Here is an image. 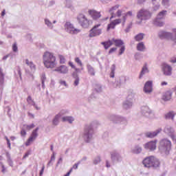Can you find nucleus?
<instances>
[{
    "mask_svg": "<svg viewBox=\"0 0 176 176\" xmlns=\"http://www.w3.org/2000/svg\"><path fill=\"white\" fill-rule=\"evenodd\" d=\"M43 64L45 68H54L56 67V56L50 52H46L43 56Z\"/></svg>",
    "mask_w": 176,
    "mask_h": 176,
    "instance_id": "nucleus-1",
    "label": "nucleus"
},
{
    "mask_svg": "<svg viewBox=\"0 0 176 176\" xmlns=\"http://www.w3.org/2000/svg\"><path fill=\"white\" fill-rule=\"evenodd\" d=\"M173 33L160 31L158 34L160 39H167L168 41H171L173 43H176V28L173 29Z\"/></svg>",
    "mask_w": 176,
    "mask_h": 176,
    "instance_id": "nucleus-2",
    "label": "nucleus"
},
{
    "mask_svg": "<svg viewBox=\"0 0 176 176\" xmlns=\"http://www.w3.org/2000/svg\"><path fill=\"white\" fill-rule=\"evenodd\" d=\"M159 149L161 152H164L166 155H168L170 151H171V142L167 139L161 140Z\"/></svg>",
    "mask_w": 176,
    "mask_h": 176,
    "instance_id": "nucleus-3",
    "label": "nucleus"
},
{
    "mask_svg": "<svg viewBox=\"0 0 176 176\" xmlns=\"http://www.w3.org/2000/svg\"><path fill=\"white\" fill-rule=\"evenodd\" d=\"M144 167H159L160 162L155 157H148L143 160Z\"/></svg>",
    "mask_w": 176,
    "mask_h": 176,
    "instance_id": "nucleus-4",
    "label": "nucleus"
},
{
    "mask_svg": "<svg viewBox=\"0 0 176 176\" xmlns=\"http://www.w3.org/2000/svg\"><path fill=\"white\" fill-rule=\"evenodd\" d=\"M77 20L82 28H89L91 24V21L89 20L83 14H78Z\"/></svg>",
    "mask_w": 176,
    "mask_h": 176,
    "instance_id": "nucleus-5",
    "label": "nucleus"
},
{
    "mask_svg": "<svg viewBox=\"0 0 176 176\" xmlns=\"http://www.w3.org/2000/svg\"><path fill=\"white\" fill-rule=\"evenodd\" d=\"M139 20H149L152 17V13L146 10H140L137 14Z\"/></svg>",
    "mask_w": 176,
    "mask_h": 176,
    "instance_id": "nucleus-6",
    "label": "nucleus"
},
{
    "mask_svg": "<svg viewBox=\"0 0 176 176\" xmlns=\"http://www.w3.org/2000/svg\"><path fill=\"white\" fill-rule=\"evenodd\" d=\"M65 30L67 32H69V34H72L73 35L79 34V32H80V30L75 28V27H74V25H72L69 22H66V23L65 24Z\"/></svg>",
    "mask_w": 176,
    "mask_h": 176,
    "instance_id": "nucleus-7",
    "label": "nucleus"
},
{
    "mask_svg": "<svg viewBox=\"0 0 176 176\" xmlns=\"http://www.w3.org/2000/svg\"><path fill=\"white\" fill-rule=\"evenodd\" d=\"M39 130V128H36L34 130L32 131L30 136L27 140V141L25 143V146H30L31 144L36 140V138L38 137V131Z\"/></svg>",
    "mask_w": 176,
    "mask_h": 176,
    "instance_id": "nucleus-8",
    "label": "nucleus"
},
{
    "mask_svg": "<svg viewBox=\"0 0 176 176\" xmlns=\"http://www.w3.org/2000/svg\"><path fill=\"white\" fill-rule=\"evenodd\" d=\"M101 26V24L96 25L94 28H92L89 31V36L90 38H94V36H98V35H101L102 34V30L101 28H98Z\"/></svg>",
    "mask_w": 176,
    "mask_h": 176,
    "instance_id": "nucleus-9",
    "label": "nucleus"
},
{
    "mask_svg": "<svg viewBox=\"0 0 176 176\" xmlns=\"http://www.w3.org/2000/svg\"><path fill=\"white\" fill-rule=\"evenodd\" d=\"M88 13L93 20H98V19H101V12L96 10H88Z\"/></svg>",
    "mask_w": 176,
    "mask_h": 176,
    "instance_id": "nucleus-10",
    "label": "nucleus"
},
{
    "mask_svg": "<svg viewBox=\"0 0 176 176\" xmlns=\"http://www.w3.org/2000/svg\"><path fill=\"white\" fill-rule=\"evenodd\" d=\"M162 69L164 75H166V76H170V75H171L173 71V68L171 67V66L164 63L162 65Z\"/></svg>",
    "mask_w": 176,
    "mask_h": 176,
    "instance_id": "nucleus-11",
    "label": "nucleus"
},
{
    "mask_svg": "<svg viewBox=\"0 0 176 176\" xmlns=\"http://www.w3.org/2000/svg\"><path fill=\"white\" fill-rule=\"evenodd\" d=\"M145 149H149L150 151H155L156 149V141L148 142L144 144Z\"/></svg>",
    "mask_w": 176,
    "mask_h": 176,
    "instance_id": "nucleus-12",
    "label": "nucleus"
},
{
    "mask_svg": "<svg viewBox=\"0 0 176 176\" xmlns=\"http://www.w3.org/2000/svg\"><path fill=\"white\" fill-rule=\"evenodd\" d=\"M120 7V6L119 4H118V5L113 6L111 8L109 9V12L110 14H111V16L110 17L111 20H112V19L116 17V14H115V12H116V10H118V9H119Z\"/></svg>",
    "mask_w": 176,
    "mask_h": 176,
    "instance_id": "nucleus-13",
    "label": "nucleus"
},
{
    "mask_svg": "<svg viewBox=\"0 0 176 176\" xmlns=\"http://www.w3.org/2000/svg\"><path fill=\"white\" fill-rule=\"evenodd\" d=\"M144 90L145 93H151L152 91V81H147L145 83Z\"/></svg>",
    "mask_w": 176,
    "mask_h": 176,
    "instance_id": "nucleus-14",
    "label": "nucleus"
},
{
    "mask_svg": "<svg viewBox=\"0 0 176 176\" xmlns=\"http://www.w3.org/2000/svg\"><path fill=\"white\" fill-rule=\"evenodd\" d=\"M56 72H60V74H67L68 73V67L65 65H61L57 69H55Z\"/></svg>",
    "mask_w": 176,
    "mask_h": 176,
    "instance_id": "nucleus-15",
    "label": "nucleus"
},
{
    "mask_svg": "<svg viewBox=\"0 0 176 176\" xmlns=\"http://www.w3.org/2000/svg\"><path fill=\"white\" fill-rule=\"evenodd\" d=\"M153 24L157 27H163L164 25V21H162L160 18L156 17L153 20Z\"/></svg>",
    "mask_w": 176,
    "mask_h": 176,
    "instance_id": "nucleus-16",
    "label": "nucleus"
},
{
    "mask_svg": "<svg viewBox=\"0 0 176 176\" xmlns=\"http://www.w3.org/2000/svg\"><path fill=\"white\" fill-rule=\"evenodd\" d=\"M101 45H102V46H104L105 50H108V49H109L112 46V45H113L112 38H111V40L102 42Z\"/></svg>",
    "mask_w": 176,
    "mask_h": 176,
    "instance_id": "nucleus-17",
    "label": "nucleus"
},
{
    "mask_svg": "<svg viewBox=\"0 0 176 176\" xmlns=\"http://www.w3.org/2000/svg\"><path fill=\"white\" fill-rule=\"evenodd\" d=\"M160 131H162V129H158L154 132H147L146 133V136L147 138H154V137H156V135H157Z\"/></svg>",
    "mask_w": 176,
    "mask_h": 176,
    "instance_id": "nucleus-18",
    "label": "nucleus"
},
{
    "mask_svg": "<svg viewBox=\"0 0 176 176\" xmlns=\"http://www.w3.org/2000/svg\"><path fill=\"white\" fill-rule=\"evenodd\" d=\"M113 41V45H115L117 47H120L122 45H124V43L123 41L119 38H112Z\"/></svg>",
    "mask_w": 176,
    "mask_h": 176,
    "instance_id": "nucleus-19",
    "label": "nucleus"
},
{
    "mask_svg": "<svg viewBox=\"0 0 176 176\" xmlns=\"http://www.w3.org/2000/svg\"><path fill=\"white\" fill-rule=\"evenodd\" d=\"M92 133H93V128L87 126L85 128V138H89L90 134H92Z\"/></svg>",
    "mask_w": 176,
    "mask_h": 176,
    "instance_id": "nucleus-20",
    "label": "nucleus"
},
{
    "mask_svg": "<svg viewBox=\"0 0 176 176\" xmlns=\"http://www.w3.org/2000/svg\"><path fill=\"white\" fill-rule=\"evenodd\" d=\"M171 91H167L162 96V100H164V101H168V100H171Z\"/></svg>",
    "mask_w": 176,
    "mask_h": 176,
    "instance_id": "nucleus-21",
    "label": "nucleus"
},
{
    "mask_svg": "<svg viewBox=\"0 0 176 176\" xmlns=\"http://www.w3.org/2000/svg\"><path fill=\"white\" fill-rule=\"evenodd\" d=\"M166 14H167V10H162L158 13V14L157 15V18L161 20H163V19L166 17Z\"/></svg>",
    "mask_w": 176,
    "mask_h": 176,
    "instance_id": "nucleus-22",
    "label": "nucleus"
},
{
    "mask_svg": "<svg viewBox=\"0 0 176 176\" xmlns=\"http://www.w3.org/2000/svg\"><path fill=\"white\" fill-rule=\"evenodd\" d=\"M60 118H61L60 114H57L56 116H55L54 118L52 120V124L54 126H57V124H58V120H60Z\"/></svg>",
    "mask_w": 176,
    "mask_h": 176,
    "instance_id": "nucleus-23",
    "label": "nucleus"
},
{
    "mask_svg": "<svg viewBox=\"0 0 176 176\" xmlns=\"http://www.w3.org/2000/svg\"><path fill=\"white\" fill-rule=\"evenodd\" d=\"M148 72H149V70H148V67H146V65H145L141 71L140 78H142V76L145 75V74H148Z\"/></svg>",
    "mask_w": 176,
    "mask_h": 176,
    "instance_id": "nucleus-24",
    "label": "nucleus"
},
{
    "mask_svg": "<svg viewBox=\"0 0 176 176\" xmlns=\"http://www.w3.org/2000/svg\"><path fill=\"white\" fill-rule=\"evenodd\" d=\"M25 64H27V65H28V67H30L31 69H32L33 71H35L36 67L34 63L30 61L28 59H26Z\"/></svg>",
    "mask_w": 176,
    "mask_h": 176,
    "instance_id": "nucleus-25",
    "label": "nucleus"
},
{
    "mask_svg": "<svg viewBox=\"0 0 176 176\" xmlns=\"http://www.w3.org/2000/svg\"><path fill=\"white\" fill-rule=\"evenodd\" d=\"M142 152V148L138 146H136L133 150L132 153L135 155H138V153H141Z\"/></svg>",
    "mask_w": 176,
    "mask_h": 176,
    "instance_id": "nucleus-26",
    "label": "nucleus"
},
{
    "mask_svg": "<svg viewBox=\"0 0 176 176\" xmlns=\"http://www.w3.org/2000/svg\"><path fill=\"white\" fill-rule=\"evenodd\" d=\"M137 49L139 50V52H144V50H145V45L144 43H139L137 45Z\"/></svg>",
    "mask_w": 176,
    "mask_h": 176,
    "instance_id": "nucleus-27",
    "label": "nucleus"
},
{
    "mask_svg": "<svg viewBox=\"0 0 176 176\" xmlns=\"http://www.w3.org/2000/svg\"><path fill=\"white\" fill-rule=\"evenodd\" d=\"M73 121L74 118H72V116H66L62 118V122H69V123H72Z\"/></svg>",
    "mask_w": 176,
    "mask_h": 176,
    "instance_id": "nucleus-28",
    "label": "nucleus"
},
{
    "mask_svg": "<svg viewBox=\"0 0 176 176\" xmlns=\"http://www.w3.org/2000/svg\"><path fill=\"white\" fill-rule=\"evenodd\" d=\"M127 16H133V12L131 11H129L128 12H126L123 16H122V19H123V24H124V23H126V20L127 19Z\"/></svg>",
    "mask_w": 176,
    "mask_h": 176,
    "instance_id": "nucleus-29",
    "label": "nucleus"
},
{
    "mask_svg": "<svg viewBox=\"0 0 176 176\" xmlns=\"http://www.w3.org/2000/svg\"><path fill=\"white\" fill-rule=\"evenodd\" d=\"M68 65H69V67H71V68L74 69V71H76V72H79V71H80V69H79V68L76 67V66H75V65H74V63H72L71 61H69L68 63Z\"/></svg>",
    "mask_w": 176,
    "mask_h": 176,
    "instance_id": "nucleus-30",
    "label": "nucleus"
},
{
    "mask_svg": "<svg viewBox=\"0 0 176 176\" xmlns=\"http://www.w3.org/2000/svg\"><path fill=\"white\" fill-rule=\"evenodd\" d=\"M135 41H137V42H140V41H142V39H144V34L140 33L139 34L136 35L135 36Z\"/></svg>",
    "mask_w": 176,
    "mask_h": 176,
    "instance_id": "nucleus-31",
    "label": "nucleus"
},
{
    "mask_svg": "<svg viewBox=\"0 0 176 176\" xmlns=\"http://www.w3.org/2000/svg\"><path fill=\"white\" fill-rule=\"evenodd\" d=\"M73 76L75 78L74 86H78V85H79V76H78V74L75 73L73 74Z\"/></svg>",
    "mask_w": 176,
    "mask_h": 176,
    "instance_id": "nucleus-32",
    "label": "nucleus"
},
{
    "mask_svg": "<svg viewBox=\"0 0 176 176\" xmlns=\"http://www.w3.org/2000/svg\"><path fill=\"white\" fill-rule=\"evenodd\" d=\"M166 119H172V120H174V113L173 111H170L166 114L165 116Z\"/></svg>",
    "mask_w": 176,
    "mask_h": 176,
    "instance_id": "nucleus-33",
    "label": "nucleus"
},
{
    "mask_svg": "<svg viewBox=\"0 0 176 176\" xmlns=\"http://www.w3.org/2000/svg\"><path fill=\"white\" fill-rule=\"evenodd\" d=\"M25 130H27L28 131H30V130H32V129H34V127H35V124H32L30 125L28 124H25L23 125Z\"/></svg>",
    "mask_w": 176,
    "mask_h": 176,
    "instance_id": "nucleus-34",
    "label": "nucleus"
},
{
    "mask_svg": "<svg viewBox=\"0 0 176 176\" xmlns=\"http://www.w3.org/2000/svg\"><path fill=\"white\" fill-rule=\"evenodd\" d=\"M116 69V65H113L111 67V72L110 74L111 78H115V70Z\"/></svg>",
    "mask_w": 176,
    "mask_h": 176,
    "instance_id": "nucleus-35",
    "label": "nucleus"
},
{
    "mask_svg": "<svg viewBox=\"0 0 176 176\" xmlns=\"http://www.w3.org/2000/svg\"><path fill=\"white\" fill-rule=\"evenodd\" d=\"M74 61L75 63H76V64H78V65H79L80 67H83V63H82V60H80V58H79V57H76L74 58Z\"/></svg>",
    "mask_w": 176,
    "mask_h": 176,
    "instance_id": "nucleus-36",
    "label": "nucleus"
},
{
    "mask_svg": "<svg viewBox=\"0 0 176 176\" xmlns=\"http://www.w3.org/2000/svg\"><path fill=\"white\" fill-rule=\"evenodd\" d=\"M60 64H65V57L63 55H58Z\"/></svg>",
    "mask_w": 176,
    "mask_h": 176,
    "instance_id": "nucleus-37",
    "label": "nucleus"
},
{
    "mask_svg": "<svg viewBox=\"0 0 176 176\" xmlns=\"http://www.w3.org/2000/svg\"><path fill=\"white\" fill-rule=\"evenodd\" d=\"M116 27V25L111 21L108 25H107V31H109V30H113Z\"/></svg>",
    "mask_w": 176,
    "mask_h": 176,
    "instance_id": "nucleus-38",
    "label": "nucleus"
},
{
    "mask_svg": "<svg viewBox=\"0 0 176 176\" xmlns=\"http://www.w3.org/2000/svg\"><path fill=\"white\" fill-rule=\"evenodd\" d=\"M4 79H5V74H3L2 68H0V82H3Z\"/></svg>",
    "mask_w": 176,
    "mask_h": 176,
    "instance_id": "nucleus-39",
    "label": "nucleus"
},
{
    "mask_svg": "<svg viewBox=\"0 0 176 176\" xmlns=\"http://www.w3.org/2000/svg\"><path fill=\"white\" fill-rule=\"evenodd\" d=\"M27 101H28V103L30 104V105H34V106H35V102H34V101L32 100V98H31V96H28V97Z\"/></svg>",
    "mask_w": 176,
    "mask_h": 176,
    "instance_id": "nucleus-40",
    "label": "nucleus"
},
{
    "mask_svg": "<svg viewBox=\"0 0 176 176\" xmlns=\"http://www.w3.org/2000/svg\"><path fill=\"white\" fill-rule=\"evenodd\" d=\"M113 23H114L115 25H118L122 23V19H117L113 21Z\"/></svg>",
    "mask_w": 176,
    "mask_h": 176,
    "instance_id": "nucleus-41",
    "label": "nucleus"
},
{
    "mask_svg": "<svg viewBox=\"0 0 176 176\" xmlns=\"http://www.w3.org/2000/svg\"><path fill=\"white\" fill-rule=\"evenodd\" d=\"M124 50H126V47L124 45H122L121 48L120 49L119 55L123 54L124 53Z\"/></svg>",
    "mask_w": 176,
    "mask_h": 176,
    "instance_id": "nucleus-42",
    "label": "nucleus"
},
{
    "mask_svg": "<svg viewBox=\"0 0 176 176\" xmlns=\"http://www.w3.org/2000/svg\"><path fill=\"white\" fill-rule=\"evenodd\" d=\"M122 13H123V11H122V10H118L117 12L115 13L116 17H120V16H122Z\"/></svg>",
    "mask_w": 176,
    "mask_h": 176,
    "instance_id": "nucleus-43",
    "label": "nucleus"
},
{
    "mask_svg": "<svg viewBox=\"0 0 176 176\" xmlns=\"http://www.w3.org/2000/svg\"><path fill=\"white\" fill-rule=\"evenodd\" d=\"M45 80H46V76L45 74H42V76H41V82H42L43 86L45 85Z\"/></svg>",
    "mask_w": 176,
    "mask_h": 176,
    "instance_id": "nucleus-44",
    "label": "nucleus"
},
{
    "mask_svg": "<svg viewBox=\"0 0 176 176\" xmlns=\"http://www.w3.org/2000/svg\"><path fill=\"white\" fill-rule=\"evenodd\" d=\"M88 72H89V74H90V75H91L92 76H94V75H95L94 69H93L92 67H90V68L88 69Z\"/></svg>",
    "mask_w": 176,
    "mask_h": 176,
    "instance_id": "nucleus-45",
    "label": "nucleus"
},
{
    "mask_svg": "<svg viewBox=\"0 0 176 176\" xmlns=\"http://www.w3.org/2000/svg\"><path fill=\"white\" fill-rule=\"evenodd\" d=\"M118 50V48L116 47H112L109 51V54H112V53H115V52Z\"/></svg>",
    "mask_w": 176,
    "mask_h": 176,
    "instance_id": "nucleus-46",
    "label": "nucleus"
},
{
    "mask_svg": "<svg viewBox=\"0 0 176 176\" xmlns=\"http://www.w3.org/2000/svg\"><path fill=\"white\" fill-rule=\"evenodd\" d=\"M100 162H101V158H100V157H98L97 158H96L94 160V164H98V163H100Z\"/></svg>",
    "mask_w": 176,
    "mask_h": 176,
    "instance_id": "nucleus-47",
    "label": "nucleus"
},
{
    "mask_svg": "<svg viewBox=\"0 0 176 176\" xmlns=\"http://www.w3.org/2000/svg\"><path fill=\"white\" fill-rule=\"evenodd\" d=\"M12 50H13V52H17L18 48H17V44L16 43H14L12 45Z\"/></svg>",
    "mask_w": 176,
    "mask_h": 176,
    "instance_id": "nucleus-48",
    "label": "nucleus"
},
{
    "mask_svg": "<svg viewBox=\"0 0 176 176\" xmlns=\"http://www.w3.org/2000/svg\"><path fill=\"white\" fill-rule=\"evenodd\" d=\"M21 135L22 137H25V135H27V132L24 129H22L21 131Z\"/></svg>",
    "mask_w": 176,
    "mask_h": 176,
    "instance_id": "nucleus-49",
    "label": "nucleus"
},
{
    "mask_svg": "<svg viewBox=\"0 0 176 176\" xmlns=\"http://www.w3.org/2000/svg\"><path fill=\"white\" fill-rule=\"evenodd\" d=\"M30 155H31V153L30 151H28L27 153H25V155H23V159H25L26 157H28V156H30Z\"/></svg>",
    "mask_w": 176,
    "mask_h": 176,
    "instance_id": "nucleus-50",
    "label": "nucleus"
},
{
    "mask_svg": "<svg viewBox=\"0 0 176 176\" xmlns=\"http://www.w3.org/2000/svg\"><path fill=\"white\" fill-rule=\"evenodd\" d=\"M169 0H162V5H164L165 6L168 5Z\"/></svg>",
    "mask_w": 176,
    "mask_h": 176,
    "instance_id": "nucleus-51",
    "label": "nucleus"
},
{
    "mask_svg": "<svg viewBox=\"0 0 176 176\" xmlns=\"http://www.w3.org/2000/svg\"><path fill=\"white\" fill-rule=\"evenodd\" d=\"M60 84L63 85V86H65V87H67V82L64 80H60Z\"/></svg>",
    "mask_w": 176,
    "mask_h": 176,
    "instance_id": "nucleus-52",
    "label": "nucleus"
},
{
    "mask_svg": "<svg viewBox=\"0 0 176 176\" xmlns=\"http://www.w3.org/2000/svg\"><path fill=\"white\" fill-rule=\"evenodd\" d=\"M45 171V166H43L40 171V176L43 175V172Z\"/></svg>",
    "mask_w": 176,
    "mask_h": 176,
    "instance_id": "nucleus-53",
    "label": "nucleus"
},
{
    "mask_svg": "<svg viewBox=\"0 0 176 176\" xmlns=\"http://www.w3.org/2000/svg\"><path fill=\"white\" fill-rule=\"evenodd\" d=\"M54 159H56V157L54 156V154H53L51 157V160L48 163V165L50 164V163H52V161L54 160Z\"/></svg>",
    "mask_w": 176,
    "mask_h": 176,
    "instance_id": "nucleus-54",
    "label": "nucleus"
},
{
    "mask_svg": "<svg viewBox=\"0 0 176 176\" xmlns=\"http://www.w3.org/2000/svg\"><path fill=\"white\" fill-rule=\"evenodd\" d=\"M116 156H118V153H111V159H115Z\"/></svg>",
    "mask_w": 176,
    "mask_h": 176,
    "instance_id": "nucleus-55",
    "label": "nucleus"
},
{
    "mask_svg": "<svg viewBox=\"0 0 176 176\" xmlns=\"http://www.w3.org/2000/svg\"><path fill=\"white\" fill-rule=\"evenodd\" d=\"M78 166H79V164H75L72 168V169L74 168V170H76V168H78Z\"/></svg>",
    "mask_w": 176,
    "mask_h": 176,
    "instance_id": "nucleus-56",
    "label": "nucleus"
},
{
    "mask_svg": "<svg viewBox=\"0 0 176 176\" xmlns=\"http://www.w3.org/2000/svg\"><path fill=\"white\" fill-rule=\"evenodd\" d=\"M45 24H47V25H50L51 26L52 25V23H50V21H49L48 20H45Z\"/></svg>",
    "mask_w": 176,
    "mask_h": 176,
    "instance_id": "nucleus-57",
    "label": "nucleus"
},
{
    "mask_svg": "<svg viewBox=\"0 0 176 176\" xmlns=\"http://www.w3.org/2000/svg\"><path fill=\"white\" fill-rule=\"evenodd\" d=\"M18 74L21 79V70L20 69V67L18 68Z\"/></svg>",
    "mask_w": 176,
    "mask_h": 176,
    "instance_id": "nucleus-58",
    "label": "nucleus"
},
{
    "mask_svg": "<svg viewBox=\"0 0 176 176\" xmlns=\"http://www.w3.org/2000/svg\"><path fill=\"white\" fill-rule=\"evenodd\" d=\"M71 173H72V168H71L70 170L66 175H65V176H69Z\"/></svg>",
    "mask_w": 176,
    "mask_h": 176,
    "instance_id": "nucleus-59",
    "label": "nucleus"
},
{
    "mask_svg": "<svg viewBox=\"0 0 176 176\" xmlns=\"http://www.w3.org/2000/svg\"><path fill=\"white\" fill-rule=\"evenodd\" d=\"M5 14H6V10H3L1 12V17H3V16H5Z\"/></svg>",
    "mask_w": 176,
    "mask_h": 176,
    "instance_id": "nucleus-60",
    "label": "nucleus"
},
{
    "mask_svg": "<svg viewBox=\"0 0 176 176\" xmlns=\"http://www.w3.org/2000/svg\"><path fill=\"white\" fill-rule=\"evenodd\" d=\"M168 83L166 81H164L161 83V86H167Z\"/></svg>",
    "mask_w": 176,
    "mask_h": 176,
    "instance_id": "nucleus-61",
    "label": "nucleus"
},
{
    "mask_svg": "<svg viewBox=\"0 0 176 176\" xmlns=\"http://www.w3.org/2000/svg\"><path fill=\"white\" fill-rule=\"evenodd\" d=\"M2 173H5L6 171V169L5 168V166L2 165Z\"/></svg>",
    "mask_w": 176,
    "mask_h": 176,
    "instance_id": "nucleus-62",
    "label": "nucleus"
},
{
    "mask_svg": "<svg viewBox=\"0 0 176 176\" xmlns=\"http://www.w3.org/2000/svg\"><path fill=\"white\" fill-rule=\"evenodd\" d=\"M28 115L30 116V118H34V114H32L31 113H28Z\"/></svg>",
    "mask_w": 176,
    "mask_h": 176,
    "instance_id": "nucleus-63",
    "label": "nucleus"
},
{
    "mask_svg": "<svg viewBox=\"0 0 176 176\" xmlns=\"http://www.w3.org/2000/svg\"><path fill=\"white\" fill-rule=\"evenodd\" d=\"M9 57V55H6L5 56L3 57V60H6Z\"/></svg>",
    "mask_w": 176,
    "mask_h": 176,
    "instance_id": "nucleus-64",
    "label": "nucleus"
}]
</instances>
